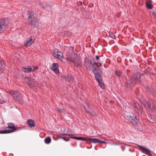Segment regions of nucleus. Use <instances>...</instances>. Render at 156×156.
I'll use <instances>...</instances> for the list:
<instances>
[{
    "instance_id": "f257e3e1",
    "label": "nucleus",
    "mask_w": 156,
    "mask_h": 156,
    "mask_svg": "<svg viewBox=\"0 0 156 156\" xmlns=\"http://www.w3.org/2000/svg\"><path fill=\"white\" fill-rule=\"evenodd\" d=\"M27 14L28 16V21L29 25L34 27H38V23L36 19L35 14L30 11H28Z\"/></svg>"
},
{
    "instance_id": "f03ea898",
    "label": "nucleus",
    "mask_w": 156,
    "mask_h": 156,
    "mask_svg": "<svg viewBox=\"0 0 156 156\" xmlns=\"http://www.w3.org/2000/svg\"><path fill=\"white\" fill-rule=\"evenodd\" d=\"M97 64L94 60L88 57H86L84 60V66L87 69L90 70H93V69H95L96 66Z\"/></svg>"
},
{
    "instance_id": "7ed1b4c3",
    "label": "nucleus",
    "mask_w": 156,
    "mask_h": 156,
    "mask_svg": "<svg viewBox=\"0 0 156 156\" xmlns=\"http://www.w3.org/2000/svg\"><path fill=\"white\" fill-rule=\"evenodd\" d=\"M67 60L70 62H72L75 66H80L81 65V61L78 58H77L76 55L68 58Z\"/></svg>"
},
{
    "instance_id": "20e7f679",
    "label": "nucleus",
    "mask_w": 156,
    "mask_h": 156,
    "mask_svg": "<svg viewBox=\"0 0 156 156\" xmlns=\"http://www.w3.org/2000/svg\"><path fill=\"white\" fill-rule=\"evenodd\" d=\"M124 116L126 119H128L134 125H136L139 122L138 118L136 116L130 115L128 113L125 114Z\"/></svg>"
},
{
    "instance_id": "39448f33",
    "label": "nucleus",
    "mask_w": 156,
    "mask_h": 156,
    "mask_svg": "<svg viewBox=\"0 0 156 156\" xmlns=\"http://www.w3.org/2000/svg\"><path fill=\"white\" fill-rule=\"evenodd\" d=\"M10 94L14 98L18 101L20 102L22 99L20 93L17 91H9Z\"/></svg>"
},
{
    "instance_id": "423d86ee",
    "label": "nucleus",
    "mask_w": 156,
    "mask_h": 156,
    "mask_svg": "<svg viewBox=\"0 0 156 156\" xmlns=\"http://www.w3.org/2000/svg\"><path fill=\"white\" fill-rule=\"evenodd\" d=\"M8 23L7 19H2L0 20V31H3Z\"/></svg>"
},
{
    "instance_id": "0eeeda50",
    "label": "nucleus",
    "mask_w": 156,
    "mask_h": 156,
    "mask_svg": "<svg viewBox=\"0 0 156 156\" xmlns=\"http://www.w3.org/2000/svg\"><path fill=\"white\" fill-rule=\"evenodd\" d=\"M38 69L37 66H26L23 67L22 70L23 71L26 73H30L31 71H34Z\"/></svg>"
},
{
    "instance_id": "6e6552de",
    "label": "nucleus",
    "mask_w": 156,
    "mask_h": 156,
    "mask_svg": "<svg viewBox=\"0 0 156 156\" xmlns=\"http://www.w3.org/2000/svg\"><path fill=\"white\" fill-rule=\"evenodd\" d=\"M97 80L99 85L102 89L105 88L104 84L103 83L102 78L100 75L98 73H95L94 74Z\"/></svg>"
},
{
    "instance_id": "1a4fd4ad",
    "label": "nucleus",
    "mask_w": 156,
    "mask_h": 156,
    "mask_svg": "<svg viewBox=\"0 0 156 156\" xmlns=\"http://www.w3.org/2000/svg\"><path fill=\"white\" fill-rule=\"evenodd\" d=\"M53 56L55 58L61 60L63 57V54L62 52L57 49L54 52Z\"/></svg>"
},
{
    "instance_id": "9d476101",
    "label": "nucleus",
    "mask_w": 156,
    "mask_h": 156,
    "mask_svg": "<svg viewBox=\"0 0 156 156\" xmlns=\"http://www.w3.org/2000/svg\"><path fill=\"white\" fill-rule=\"evenodd\" d=\"M131 104L134 110L138 114L141 113V109L138 108L139 104L136 102H133L131 103Z\"/></svg>"
},
{
    "instance_id": "9b49d317",
    "label": "nucleus",
    "mask_w": 156,
    "mask_h": 156,
    "mask_svg": "<svg viewBox=\"0 0 156 156\" xmlns=\"http://www.w3.org/2000/svg\"><path fill=\"white\" fill-rule=\"evenodd\" d=\"M138 147L145 154L149 156H153L151 154L150 151L147 148L140 145H138Z\"/></svg>"
},
{
    "instance_id": "f8f14e48",
    "label": "nucleus",
    "mask_w": 156,
    "mask_h": 156,
    "mask_svg": "<svg viewBox=\"0 0 156 156\" xmlns=\"http://www.w3.org/2000/svg\"><path fill=\"white\" fill-rule=\"evenodd\" d=\"M8 127L11 129L7 130L10 131L9 132V133L13 132L17 129V128L15 127L13 124L11 123H8Z\"/></svg>"
},
{
    "instance_id": "ddd939ff",
    "label": "nucleus",
    "mask_w": 156,
    "mask_h": 156,
    "mask_svg": "<svg viewBox=\"0 0 156 156\" xmlns=\"http://www.w3.org/2000/svg\"><path fill=\"white\" fill-rule=\"evenodd\" d=\"M84 108L86 112L90 113L93 116H94L96 115L95 112L93 111L89 106H87V108L84 107Z\"/></svg>"
},
{
    "instance_id": "4468645a",
    "label": "nucleus",
    "mask_w": 156,
    "mask_h": 156,
    "mask_svg": "<svg viewBox=\"0 0 156 156\" xmlns=\"http://www.w3.org/2000/svg\"><path fill=\"white\" fill-rule=\"evenodd\" d=\"M58 65L57 63H54L52 64L51 69L54 71L56 74L59 73V71L58 70Z\"/></svg>"
},
{
    "instance_id": "2eb2a0df",
    "label": "nucleus",
    "mask_w": 156,
    "mask_h": 156,
    "mask_svg": "<svg viewBox=\"0 0 156 156\" xmlns=\"http://www.w3.org/2000/svg\"><path fill=\"white\" fill-rule=\"evenodd\" d=\"M132 79L136 82L140 83V76L137 74H134L132 77Z\"/></svg>"
},
{
    "instance_id": "dca6fc26",
    "label": "nucleus",
    "mask_w": 156,
    "mask_h": 156,
    "mask_svg": "<svg viewBox=\"0 0 156 156\" xmlns=\"http://www.w3.org/2000/svg\"><path fill=\"white\" fill-rule=\"evenodd\" d=\"M34 43V41L32 39L31 37H30L27 40L25 46L27 47L28 46H30L32 44Z\"/></svg>"
},
{
    "instance_id": "f3484780",
    "label": "nucleus",
    "mask_w": 156,
    "mask_h": 156,
    "mask_svg": "<svg viewBox=\"0 0 156 156\" xmlns=\"http://www.w3.org/2000/svg\"><path fill=\"white\" fill-rule=\"evenodd\" d=\"M27 123L28 125L30 127H34L35 124L34 121L31 119L28 120L27 122Z\"/></svg>"
},
{
    "instance_id": "a211bd4d",
    "label": "nucleus",
    "mask_w": 156,
    "mask_h": 156,
    "mask_svg": "<svg viewBox=\"0 0 156 156\" xmlns=\"http://www.w3.org/2000/svg\"><path fill=\"white\" fill-rule=\"evenodd\" d=\"M25 80H27L29 81V82L27 83L29 87H32L33 86L34 83L32 80L31 78L29 77H27L25 78Z\"/></svg>"
},
{
    "instance_id": "6ab92c4d",
    "label": "nucleus",
    "mask_w": 156,
    "mask_h": 156,
    "mask_svg": "<svg viewBox=\"0 0 156 156\" xmlns=\"http://www.w3.org/2000/svg\"><path fill=\"white\" fill-rule=\"evenodd\" d=\"M5 64L2 61L0 62V74L3 71L5 68Z\"/></svg>"
},
{
    "instance_id": "aec40b11",
    "label": "nucleus",
    "mask_w": 156,
    "mask_h": 156,
    "mask_svg": "<svg viewBox=\"0 0 156 156\" xmlns=\"http://www.w3.org/2000/svg\"><path fill=\"white\" fill-rule=\"evenodd\" d=\"M96 61H98V62H96V63L97 64V66H101L102 62V61H101V58H99V56L98 55H96Z\"/></svg>"
},
{
    "instance_id": "412c9836",
    "label": "nucleus",
    "mask_w": 156,
    "mask_h": 156,
    "mask_svg": "<svg viewBox=\"0 0 156 156\" xmlns=\"http://www.w3.org/2000/svg\"><path fill=\"white\" fill-rule=\"evenodd\" d=\"M100 140L96 138H90V141L94 143H100Z\"/></svg>"
},
{
    "instance_id": "4be33fe9",
    "label": "nucleus",
    "mask_w": 156,
    "mask_h": 156,
    "mask_svg": "<svg viewBox=\"0 0 156 156\" xmlns=\"http://www.w3.org/2000/svg\"><path fill=\"white\" fill-rule=\"evenodd\" d=\"M51 141V138L50 137H48L46 138L44 140V142L46 144L50 143Z\"/></svg>"
},
{
    "instance_id": "5701e85b",
    "label": "nucleus",
    "mask_w": 156,
    "mask_h": 156,
    "mask_svg": "<svg viewBox=\"0 0 156 156\" xmlns=\"http://www.w3.org/2000/svg\"><path fill=\"white\" fill-rule=\"evenodd\" d=\"M115 75L119 77H120L122 75V73L121 71H117L115 73Z\"/></svg>"
},
{
    "instance_id": "b1692460",
    "label": "nucleus",
    "mask_w": 156,
    "mask_h": 156,
    "mask_svg": "<svg viewBox=\"0 0 156 156\" xmlns=\"http://www.w3.org/2000/svg\"><path fill=\"white\" fill-rule=\"evenodd\" d=\"M64 79L66 81H69L70 80H73V76H71L70 78V80L69 79L68 77L65 76L64 77Z\"/></svg>"
},
{
    "instance_id": "393cba45",
    "label": "nucleus",
    "mask_w": 156,
    "mask_h": 156,
    "mask_svg": "<svg viewBox=\"0 0 156 156\" xmlns=\"http://www.w3.org/2000/svg\"><path fill=\"white\" fill-rule=\"evenodd\" d=\"M10 131L8 130H0V133H1V134L8 133H9V132Z\"/></svg>"
},
{
    "instance_id": "a878e982",
    "label": "nucleus",
    "mask_w": 156,
    "mask_h": 156,
    "mask_svg": "<svg viewBox=\"0 0 156 156\" xmlns=\"http://www.w3.org/2000/svg\"><path fill=\"white\" fill-rule=\"evenodd\" d=\"M146 6L148 9H151L153 7V6L152 4H150L149 3L147 2L146 3Z\"/></svg>"
},
{
    "instance_id": "bb28decb",
    "label": "nucleus",
    "mask_w": 156,
    "mask_h": 156,
    "mask_svg": "<svg viewBox=\"0 0 156 156\" xmlns=\"http://www.w3.org/2000/svg\"><path fill=\"white\" fill-rule=\"evenodd\" d=\"M81 140L83 141H90V138L87 137H81Z\"/></svg>"
},
{
    "instance_id": "cd10ccee",
    "label": "nucleus",
    "mask_w": 156,
    "mask_h": 156,
    "mask_svg": "<svg viewBox=\"0 0 156 156\" xmlns=\"http://www.w3.org/2000/svg\"><path fill=\"white\" fill-rule=\"evenodd\" d=\"M58 138H60V139H63L65 141H69V138L68 139H66L65 137H62V136H59Z\"/></svg>"
},
{
    "instance_id": "c85d7f7f",
    "label": "nucleus",
    "mask_w": 156,
    "mask_h": 156,
    "mask_svg": "<svg viewBox=\"0 0 156 156\" xmlns=\"http://www.w3.org/2000/svg\"><path fill=\"white\" fill-rule=\"evenodd\" d=\"M72 138L75 139L79 140H81V137H78L76 136H73L71 137Z\"/></svg>"
},
{
    "instance_id": "c756f323",
    "label": "nucleus",
    "mask_w": 156,
    "mask_h": 156,
    "mask_svg": "<svg viewBox=\"0 0 156 156\" xmlns=\"http://www.w3.org/2000/svg\"><path fill=\"white\" fill-rule=\"evenodd\" d=\"M151 104L148 103L145 106L147 108L150 109L151 108Z\"/></svg>"
},
{
    "instance_id": "7c9ffc66",
    "label": "nucleus",
    "mask_w": 156,
    "mask_h": 156,
    "mask_svg": "<svg viewBox=\"0 0 156 156\" xmlns=\"http://www.w3.org/2000/svg\"><path fill=\"white\" fill-rule=\"evenodd\" d=\"M142 104H143V105H144L145 106V105H146L147 104V103H148V102H147V101H146V100H143V102H142Z\"/></svg>"
},
{
    "instance_id": "2f4dec72",
    "label": "nucleus",
    "mask_w": 156,
    "mask_h": 156,
    "mask_svg": "<svg viewBox=\"0 0 156 156\" xmlns=\"http://www.w3.org/2000/svg\"><path fill=\"white\" fill-rule=\"evenodd\" d=\"M110 36L113 39L115 38V35L113 33L110 34Z\"/></svg>"
},
{
    "instance_id": "473e14b6",
    "label": "nucleus",
    "mask_w": 156,
    "mask_h": 156,
    "mask_svg": "<svg viewBox=\"0 0 156 156\" xmlns=\"http://www.w3.org/2000/svg\"><path fill=\"white\" fill-rule=\"evenodd\" d=\"M58 111L60 113L63 112H64V109H58Z\"/></svg>"
},
{
    "instance_id": "72a5a7b5",
    "label": "nucleus",
    "mask_w": 156,
    "mask_h": 156,
    "mask_svg": "<svg viewBox=\"0 0 156 156\" xmlns=\"http://www.w3.org/2000/svg\"><path fill=\"white\" fill-rule=\"evenodd\" d=\"M100 143H102V144H107V143L108 144V143L106 142H105L104 141H101L100 140Z\"/></svg>"
},
{
    "instance_id": "f704fd0d",
    "label": "nucleus",
    "mask_w": 156,
    "mask_h": 156,
    "mask_svg": "<svg viewBox=\"0 0 156 156\" xmlns=\"http://www.w3.org/2000/svg\"><path fill=\"white\" fill-rule=\"evenodd\" d=\"M64 135H67L69 136H72L73 135V134H64Z\"/></svg>"
},
{
    "instance_id": "c9c22d12",
    "label": "nucleus",
    "mask_w": 156,
    "mask_h": 156,
    "mask_svg": "<svg viewBox=\"0 0 156 156\" xmlns=\"http://www.w3.org/2000/svg\"><path fill=\"white\" fill-rule=\"evenodd\" d=\"M3 103V101L2 100L0 99V104H2Z\"/></svg>"
},
{
    "instance_id": "e433bc0d",
    "label": "nucleus",
    "mask_w": 156,
    "mask_h": 156,
    "mask_svg": "<svg viewBox=\"0 0 156 156\" xmlns=\"http://www.w3.org/2000/svg\"><path fill=\"white\" fill-rule=\"evenodd\" d=\"M153 95L154 96L155 95V92H154L153 93Z\"/></svg>"
},
{
    "instance_id": "4c0bfd02",
    "label": "nucleus",
    "mask_w": 156,
    "mask_h": 156,
    "mask_svg": "<svg viewBox=\"0 0 156 156\" xmlns=\"http://www.w3.org/2000/svg\"><path fill=\"white\" fill-rule=\"evenodd\" d=\"M42 6V8H45V7L43 5Z\"/></svg>"
},
{
    "instance_id": "58836bf2",
    "label": "nucleus",
    "mask_w": 156,
    "mask_h": 156,
    "mask_svg": "<svg viewBox=\"0 0 156 156\" xmlns=\"http://www.w3.org/2000/svg\"><path fill=\"white\" fill-rule=\"evenodd\" d=\"M155 17H156V13L155 14Z\"/></svg>"
},
{
    "instance_id": "ea45409f",
    "label": "nucleus",
    "mask_w": 156,
    "mask_h": 156,
    "mask_svg": "<svg viewBox=\"0 0 156 156\" xmlns=\"http://www.w3.org/2000/svg\"><path fill=\"white\" fill-rule=\"evenodd\" d=\"M70 48H72L73 49V47H71H71H70Z\"/></svg>"
},
{
    "instance_id": "a19ab883",
    "label": "nucleus",
    "mask_w": 156,
    "mask_h": 156,
    "mask_svg": "<svg viewBox=\"0 0 156 156\" xmlns=\"http://www.w3.org/2000/svg\"><path fill=\"white\" fill-rule=\"evenodd\" d=\"M105 140H106V139H105Z\"/></svg>"
}]
</instances>
